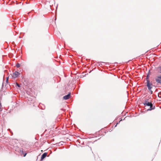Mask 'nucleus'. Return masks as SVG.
<instances>
[{
	"instance_id": "14",
	"label": "nucleus",
	"mask_w": 161,
	"mask_h": 161,
	"mask_svg": "<svg viewBox=\"0 0 161 161\" xmlns=\"http://www.w3.org/2000/svg\"><path fill=\"white\" fill-rule=\"evenodd\" d=\"M8 77H7V80H6V81H7V82H8Z\"/></svg>"
},
{
	"instance_id": "3",
	"label": "nucleus",
	"mask_w": 161,
	"mask_h": 161,
	"mask_svg": "<svg viewBox=\"0 0 161 161\" xmlns=\"http://www.w3.org/2000/svg\"><path fill=\"white\" fill-rule=\"evenodd\" d=\"M19 75H20V73L18 71H15L14 73L12 76L14 78H16L18 77Z\"/></svg>"
},
{
	"instance_id": "12",
	"label": "nucleus",
	"mask_w": 161,
	"mask_h": 161,
	"mask_svg": "<svg viewBox=\"0 0 161 161\" xmlns=\"http://www.w3.org/2000/svg\"><path fill=\"white\" fill-rule=\"evenodd\" d=\"M20 153H21V154H24V153L23 151L22 150H20Z\"/></svg>"
},
{
	"instance_id": "4",
	"label": "nucleus",
	"mask_w": 161,
	"mask_h": 161,
	"mask_svg": "<svg viewBox=\"0 0 161 161\" xmlns=\"http://www.w3.org/2000/svg\"><path fill=\"white\" fill-rule=\"evenodd\" d=\"M70 93L69 92L68 94L64 96L63 97V98L65 100H67L70 98Z\"/></svg>"
},
{
	"instance_id": "11",
	"label": "nucleus",
	"mask_w": 161,
	"mask_h": 161,
	"mask_svg": "<svg viewBox=\"0 0 161 161\" xmlns=\"http://www.w3.org/2000/svg\"><path fill=\"white\" fill-rule=\"evenodd\" d=\"M16 86H17L18 87H20V85L19 84H18V83H16Z\"/></svg>"
},
{
	"instance_id": "16",
	"label": "nucleus",
	"mask_w": 161,
	"mask_h": 161,
	"mask_svg": "<svg viewBox=\"0 0 161 161\" xmlns=\"http://www.w3.org/2000/svg\"><path fill=\"white\" fill-rule=\"evenodd\" d=\"M8 130H9V131H10V129H8Z\"/></svg>"
},
{
	"instance_id": "1",
	"label": "nucleus",
	"mask_w": 161,
	"mask_h": 161,
	"mask_svg": "<svg viewBox=\"0 0 161 161\" xmlns=\"http://www.w3.org/2000/svg\"><path fill=\"white\" fill-rule=\"evenodd\" d=\"M147 86L148 87V89L149 90H150L151 89L152 87V86H153V84L152 83H150L149 80H147Z\"/></svg>"
},
{
	"instance_id": "7",
	"label": "nucleus",
	"mask_w": 161,
	"mask_h": 161,
	"mask_svg": "<svg viewBox=\"0 0 161 161\" xmlns=\"http://www.w3.org/2000/svg\"><path fill=\"white\" fill-rule=\"evenodd\" d=\"M47 154V153H43L41 156V160H43L44 158H45L46 157Z\"/></svg>"
},
{
	"instance_id": "6",
	"label": "nucleus",
	"mask_w": 161,
	"mask_h": 161,
	"mask_svg": "<svg viewBox=\"0 0 161 161\" xmlns=\"http://www.w3.org/2000/svg\"><path fill=\"white\" fill-rule=\"evenodd\" d=\"M150 106V108L147 109L148 111L151 110L155 108V106H153L152 103H151V104L150 105V106Z\"/></svg>"
},
{
	"instance_id": "15",
	"label": "nucleus",
	"mask_w": 161,
	"mask_h": 161,
	"mask_svg": "<svg viewBox=\"0 0 161 161\" xmlns=\"http://www.w3.org/2000/svg\"><path fill=\"white\" fill-rule=\"evenodd\" d=\"M26 153H25L24 154V157H25V156H26Z\"/></svg>"
},
{
	"instance_id": "17",
	"label": "nucleus",
	"mask_w": 161,
	"mask_h": 161,
	"mask_svg": "<svg viewBox=\"0 0 161 161\" xmlns=\"http://www.w3.org/2000/svg\"><path fill=\"white\" fill-rule=\"evenodd\" d=\"M117 124H118V123H117V124L115 126V127H116L117 126Z\"/></svg>"
},
{
	"instance_id": "10",
	"label": "nucleus",
	"mask_w": 161,
	"mask_h": 161,
	"mask_svg": "<svg viewBox=\"0 0 161 161\" xmlns=\"http://www.w3.org/2000/svg\"><path fill=\"white\" fill-rule=\"evenodd\" d=\"M16 66L17 68H19L20 67V64H19L18 63L16 65Z\"/></svg>"
},
{
	"instance_id": "9",
	"label": "nucleus",
	"mask_w": 161,
	"mask_h": 161,
	"mask_svg": "<svg viewBox=\"0 0 161 161\" xmlns=\"http://www.w3.org/2000/svg\"><path fill=\"white\" fill-rule=\"evenodd\" d=\"M149 75H148L146 77V81H147V80H149Z\"/></svg>"
},
{
	"instance_id": "2",
	"label": "nucleus",
	"mask_w": 161,
	"mask_h": 161,
	"mask_svg": "<svg viewBox=\"0 0 161 161\" xmlns=\"http://www.w3.org/2000/svg\"><path fill=\"white\" fill-rule=\"evenodd\" d=\"M152 103L150 102L149 101V99H147L145 100L144 103H143L144 105V106H150L151 104Z\"/></svg>"
},
{
	"instance_id": "5",
	"label": "nucleus",
	"mask_w": 161,
	"mask_h": 161,
	"mask_svg": "<svg viewBox=\"0 0 161 161\" xmlns=\"http://www.w3.org/2000/svg\"><path fill=\"white\" fill-rule=\"evenodd\" d=\"M156 81L158 83H161V75L159 76L158 78L156 79Z\"/></svg>"
},
{
	"instance_id": "13",
	"label": "nucleus",
	"mask_w": 161,
	"mask_h": 161,
	"mask_svg": "<svg viewBox=\"0 0 161 161\" xmlns=\"http://www.w3.org/2000/svg\"><path fill=\"white\" fill-rule=\"evenodd\" d=\"M151 94H152L153 93V91L151 90V89H150V90H149Z\"/></svg>"
},
{
	"instance_id": "8",
	"label": "nucleus",
	"mask_w": 161,
	"mask_h": 161,
	"mask_svg": "<svg viewBox=\"0 0 161 161\" xmlns=\"http://www.w3.org/2000/svg\"><path fill=\"white\" fill-rule=\"evenodd\" d=\"M157 70L158 73L161 74V65L157 68Z\"/></svg>"
}]
</instances>
